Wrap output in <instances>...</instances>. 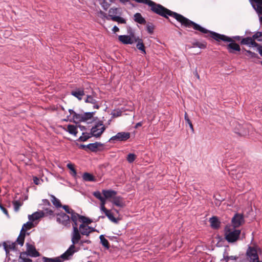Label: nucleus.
Here are the masks:
<instances>
[{
  "mask_svg": "<svg viewBox=\"0 0 262 262\" xmlns=\"http://www.w3.org/2000/svg\"><path fill=\"white\" fill-rule=\"evenodd\" d=\"M255 40V39L252 38L249 47L257 48L259 54L262 56V47L257 43Z\"/></svg>",
  "mask_w": 262,
  "mask_h": 262,
  "instance_id": "obj_28",
  "label": "nucleus"
},
{
  "mask_svg": "<svg viewBox=\"0 0 262 262\" xmlns=\"http://www.w3.org/2000/svg\"><path fill=\"white\" fill-rule=\"evenodd\" d=\"M226 253V252L225 251L224 252V259H225L226 260V262H228L229 260H230V256H228V255H225V253Z\"/></svg>",
  "mask_w": 262,
  "mask_h": 262,
  "instance_id": "obj_64",
  "label": "nucleus"
},
{
  "mask_svg": "<svg viewBox=\"0 0 262 262\" xmlns=\"http://www.w3.org/2000/svg\"><path fill=\"white\" fill-rule=\"evenodd\" d=\"M117 8H111L108 11V15L106 17L107 19H111L112 20V17L117 16L115 14H117Z\"/></svg>",
  "mask_w": 262,
  "mask_h": 262,
  "instance_id": "obj_35",
  "label": "nucleus"
},
{
  "mask_svg": "<svg viewBox=\"0 0 262 262\" xmlns=\"http://www.w3.org/2000/svg\"><path fill=\"white\" fill-rule=\"evenodd\" d=\"M42 210L45 213V216H51L53 215L54 211L49 207H42Z\"/></svg>",
  "mask_w": 262,
  "mask_h": 262,
  "instance_id": "obj_42",
  "label": "nucleus"
},
{
  "mask_svg": "<svg viewBox=\"0 0 262 262\" xmlns=\"http://www.w3.org/2000/svg\"><path fill=\"white\" fill-rule=\"evenodd\" d=\"M95 112H86L83 114V122L92 123L94 121L93 115Z\"/></svg>",
  "mask_w": 262,
  "mask_h": 262,
  "instance_id": "obj_17",
  "label": "nucleus"
},
{
  "mask_svg": "<svg viewBox=\"0 0 262 262\" xmlns=\"http://www.w3.org/2000/svg\"><path fill=\"white\" fill-rule=\"evenodd\" d=\"M14 205V211L16 212L18 211L19 210V208L23 204V203H21L18 201H15L13 202Z\"/></svg>",
  "mask_w": 262,
  "mask_h": 262,
  "instance_id": "obj_47",
  "label": "nucleus"
},
{
  "mask_svg": "<svg viewBox=\"0 0 262 262\" xmlns=\"http://www.w3.org/2000/svg\"><path fill=\"white\" fill-rule=\"evenodd\" d=\"M71 95L77 98L79 100L82 99V90L79 89L78 90H72L71 92Z\"/></svg>",
  "mask_w": 262,
  "mask_h": 262,
  "instance_id": "obj_32",
  "label": "nucleus"
},
{
  "mask_svg": "<svg viewBox=\"0 0 262 262\" xmlns=\"http://www.w3.org/2000/svg\"><path fill=\"white\" fill-rule=\"evenodd\" d=\"M81 237L79 231L78 230V227H73V232L72 233V244L69 247V248L66 251H70L71 254V257L72 258L73 254L78 251L79 248H77L75 246V244L78 243Z\"/></svg>",
  "mask_w": 262,
  "mask_h": 262,
  "instance_id": "obj_4",
  "label": "nucleus"
},
{
  "mask_svg": "<svg viewBox=\"0 0 262 262\" xmlns=\"http://www.w3.org/2000/svg\"><path fill=\"white\" fill-rule=\"evenodd\" d=\"M33 182L36 185H39L40 184V180L36 177H33Z\"/></svg>",
  "mask_w": 262,
  "mask_h": 262,
  "instance_id": "obj_61",
  "label": "nucleus"
},
{
  "mask_svg": "<svg viewBox=\"0 0 262 262\" xmlns=\"http://www.w3.org/2000/svg\"><path fill=\"white\" fill-rule=\"evenodd\" d=\"M85 102L86 103H90L93 104V108L98 109L99 108V105L96 104L97 101L91 95H86V98L85 99Z\"/></svg>",
  "mask_w": 262,
  "mask_h": 262,
  "instance_id": "obj_24",
  "label": "nucleus"
},
{
  "mask_svg": "<svg viewBox=\"0 0 262 262\" xmlns=\"http://www.w3.org/2000/svg\"><path fill=\"white\" fill-rule=\"evenodd\" d=\"M207 43L205 41L199 42L196 40L192 43V46L190 48L198 47L201 49H205L207 48Z\"/></svg>",
  "mask_w": 262,
  "mask_h": 262,
  "instance_id": "obj_25",
  "label": "nucleus"
},
{
  "mask_svg": "<svg viewBox=\"0 0 262 262\" xmlns=\"http://www.w3.org/2000/svg\"><path fill=\"white\" fill-rule=\"evenodd\" d=\"M110 241L118 242V237L114 236H106Z\"/></svg>",
  "mask_w": 262,
  "mask_h": 262,
  "instance_id": "obj_58",
  "label": "nucleus"
},
{
  "mask_svg": "<svg viewBox=\"0 0 262 262\" xmlns=\"http://www.w3.org/2000/svg\"><path fill=\"white\" fill-rule=\"evenodd\" d=\"M83 180L86 182H96V178L93 174L85 172L83 173Z\"/></svg>",
  "mask_w": 262,
  "mask_h": 262,
  "instance_id": "obj_22",
  "label": "nucleus"
},
{
  "mask_svg": "<svg viewBox=\"0 0 262 262\" xmlns=\"http://www.w3.org/2000/svg\"><path fill=\"white\" fill-rule=\"evenodd\" d=\"M42 203L40 204L39 205L40 206L43 205V206H45V207H51V204L50 202L47 199H43L42 200Z\"/></svg>",
  "mask_w": 262,
  "mask_h": 262,
  "instance_id": "obj_55",
  "label": "nucleus"
},
{
  "mask_svg": "<svg viewBox=\"0 0 262 262\" xmlns=\"http://www.w3.org/2000/svg\"><path fill=\"white\" fill-rule=\"evenodd\" d=\"M18 262H32V260L28 257L27 252H20Z\"/></svg>",
  "mask_w": 262,
  "mask_h": 262,
  "instance_id": "obj_26",
  "label": "nucleus"
},
{
  "mask_svg": "<svg viewBox=\"0 0 262 262\" xmlns=\"http://www.w3.org/2000/svg\"><path fill=\"white\" fill-rule=\"evenodd\" d=\"M52 198V202L53 204L56 207V208H60L62 206V205L61 204V202L59 199L56 198L54 195H51Z\"/></svg>",
  "mask_w": 262,
  "mask_h": 262,
  "instance_id": "obj_33",
  "label": "nucleus"
},
{
  "mask_svg": "<svg viewBox=\"0 0 262 262\" xmlns=\"http://www.w3.org/2000/svg\"><path fill=\"white\" fill-rule=\"evenodd\" d=\"M241 231L235 228H228L226 226L225 228V238L228 243H234L237 241L239 238Z\"/></svg>",
  "mask_w": 262,
  "mask_h": 262,
  "instance_id": "obj_3",
  "label": "nucleus"
},
{
  "mask_svg": "<svg viewBox=\"0 0 262 262\" xmlns=\"http://www.w3.org/2000/svg\"><path fill=\"white\" fill-rule=\"evenodd\" d=\"M125 110L124 107H122L120 110L118 111H115L114 113H113V116L114 117H120L122 115V114L123 112H124Z\"/></svg>",
  "mask_w": 262,
  "mask_h": 262,
  "instance_id": "obj_49",
  "label": "nucleus"
},
{
  "mask_svg": "<svg viewBox=\"0 0 262 262\" xmlns=\"http://www.w3.org/2000/svg\"><path fill=\"white\" fill-rule=\"evenodd\" d=\"M258 250H260V248L256 243H254L252 246L248 245L246 255L249 262H255L258 260L259 258L258 254Z\"/></svg>",
  "mask_w": 262,
  "mask_h": 262,
  "instance_id": "obj_2",
  "label": "nucleus"
},
{
  "mask_svg": "<svg viewBox=\"0 0 262 262\" xmlns=\"http://www.w3.org/2000/svg\"><path fill=\"white\" fill-rule=\"evenodd\" d=\"M96 231L95 228L90 227L89 226L85 225V227L84 230V234L83 233V235L88 236L90 233L94 232Z\"/></svg>",
  "mask_w": 262,
  "mask_h": 262,
  "instance_id": "obj_38",
  "label": "nucleus"
},
{
  "mask_svg": "<svg viewBox=\"0 0 262 262\" xmlns=\"http://www.w3.org/2000/svg\"><path fill=\"white\" fill-rule=\"evenodd\" d=\"M33 227V223L29 221L26 223L24 224L23 226V228H25L26 230H28L31 229Z\"/></svg>",
  "mask_w": 262,
  "mask_h": 262,
  "instance_id": "obj_50",
  "label": "nucleus"
},
{
  "mask_svg": "<svg viewBox=\"0 0 262 262\" xmlns=\"http://www.w3.org/2000/svg\"><path fill=\"white\" fill-rule=\"evenodd\" d=\"M136 155L134 154L129 153L127 155L126 159L128 163H133L136 159Z\"/></svg>",
  "mask_w": 262,
  "mask_h": 262,
  "instance_id": "obj_46",
  "label": "nucleus"
},
{
  "mask_svg": "<svg viewBox=\"0 0 262 262\" xmlns=\"http://www.w3.org/2000/svg\"><path fill=\"white\" fill-rule=\"evenodd\" d=\"M61 207L68 214H71L74 211V210L70 208V207L68 205H62Z\"/></svg>",
  "mask_w": 262,
  "mask_h": 262,
  "instance_id": "obj_52",
  "label": "nucleus"
},
{
  "mask_svg": "<svg viewBox=\"0 0 262 262\" xmlns=\"http://www.w3.org/2000/svg\"><path fill=\"white\" fill-rule=\"evenodd\" d=\"M104 144L101 142H96L93 143H90L88 145L83 144V150L88 152L91 151L96 152L97 151H102L104 150Z\"/></svg>",
  "mask_w": 262,
  "mask_h": 262,
  "instance_id": "obj_7",
  "label": "nucleus"
},
{
  "mask_svg": "<svg viewBox=\"0 0 262 262\" xmlns=\"http://www.w3.org/2000/svg\"><path fill=\"white\" fill-rule=\"evenodd\" d=\"M146 30L147 32L150 34H152L155 29V25L152 23L150 22H146Z\"/></svg>",
  "mask_w": 262,
  "mask_h": 262,
  "instance_id": "obj_31",
  "label": "nucleus"
},
{
  "mask_svg": "<svg viewBox=\"0 0 262 262\" xmlns=\"http://www.w3.org/2000/svg\"><path fill=\"white\" fill-rule=\"evenodd\" d=\"M27 246V253L28 254V256L31 257H37L39 256V253L37 251L34 246L29 244V243H26Z\"/></svg>",
  "mask_w": 262,
  "mask_h": 262,
  "instance_id": "obj_13",
  "label": "nucleus"
},
{
  "mask_svg": "<svg viewBox=\"0 0 262 262\" xmlns=\"http://www.w3.org/2000/svg\"><path fill=\"white\" fill-rule=\"evenodd\" d=\"M102 193L104 195V197L106 199H111L114 198V197L117 194V191L110 189V190H102Z\"/></svg>",
  "mask_w": 262,
  "mask_h": 262,
  "instance_id": "obj_19",
  "label": "nucleus"
},
{
  "mask_svg": "<svg viewBox=\"0 0 262 262\" xmlns=\"http://www.w3.org/2000/svg\"><path fill=\"white\" fill-rule=\"evenodd\" d=\"M137 48L141 51V52L144 54H145L146 51H145V47L144 46V44L143 42H140L139 43H137L136 45Z\"/></svg>",
  "mask_w": 262,
  "mask_h": 262,
  "instance_id": "obj_43",
  "label": "nucleus"
},
{
  "mask_svg": "<svg viewBox=\"0 0 262 262\" xmlns=\"http://www.w3.org/2000/svg\"><path fill=\"white\" fill-rule=\"evenodd\" d=\"M69 112L70 115L67 116L68 119H64L65 121L70 120L71 122L73 121L76 124H78L82 121V115L76 113L72 109H69Z\"/></svg>",
  "mask_w": 262,
  "mask_h": 262,
  "instance_id": "obj_8",
  "label": "nucleus"
},
{
  "mask_svg": "<svg viewBox=\"0 0 262 262\" xmlns=\"http://www.w3.org/2000/svg\"><path fill=\"white\" fill-rule=\"evenodd\" d=\"M68 168L70 170V174L76 178L77 172L73 164L69 163L67 164Z\"/></svg>",
  "mask_w": 262,
  "mask_h": 262,
  "instance_id": "obj_40",
  "label": "nucleus"
},
{
  "mask_svg": "<svg viewBox=\"0 0 262 262\" xmlns=\"http://www.w3.org/2000/svg\"><path fill=\"white\" fill-rule=\"evenodd\" d=\"M243 50L246 52V56H249L251 58H259V56L256 53L252 52L250 50H247L245 48H243Z\"/></svg>",
  "mask_w": 262,
  "mask_h": 262,
  "instance_id": "obj_34",
  "label": "nucleus"
},
{
  "mask_svg": "<svg viewBox=\"0 0 262 262\" xmlns=\"http://www.w3.org/2000/svg\"><path fill=\"white\" fill-rule=\"evenodd\" d=\"M128 33H129V36L132 38L133 40L135 39V37H136L135 35V33L132 31L131 28L129 27V29L128 30Z\"/></svg>",
  "mask_w": 262,
  "mask_h": 262,
  "instance_id": "obj_59",
  "label": "nucleus"
},
{
  "mask_svg": "<svg viewBox=\"0 0 262 262\" xmlns=\"http://www.w3.org/2000/svg\"><path fill=\"white\" fill-rule=\"evenodd\" d=\"M118 39L124 45H132L134 42V40L129 36L126 35H119Z\"/></svg>",
  "mask_w": 262,
  "mask_h": 262,
  "instance_id": "obj_16",
  "label": "nucleus"
},
{
  "mask_svg": "<svg viewBox=\"0 0 262 262\" xmlns=\"http://www.w3.org/2000/svg\"><path fill=\"white\" fill-rule=\"evenodd\" d=\"M234 132L239 136H245L248 133L247 128L244 126L239 123H236L235 127L233 129Z\"/></svg>",
  "mask_w": 262,
  "mask_h": 262,
  "instance_id": "obj_10",
  "label": "nucleus"
},
{
  "mask_svg": "<svg viewBox=\"0 0 262 262\" xmlns=\"http://www.w3.org/2000/svg\"><path fill=\"white\" fill-rule=\"evenodd\" d=\"M252 38V36L246 37H242V38L241 39V41L239 42V43L241 45H247L249 46Z\"/></svg>",
  "mask_w": 262,
  "mask_h": 262,
  "instance_id": "obj_37",
  "label": "nucleus"
},
{
  "mask_svg": "<svg viewBox=\"0 0 262 262\" xmlns=\"http://www.w3.org/2000/svg\"><path fill=\"white\" fill-rule=\"evenodd\" d=\"M67 131L70 134L76 135L77 133V129L76 126L74 125L69 124L67 126Z\"/></svg>",
  "mask_w": 262,
  "mask_h": 262,
  "instance_id": "obj_36",
  "label": "nucleus"
},
{
  "mask_svg": "<svg viewBox=\"0 0 262 262\" xmlns=\"http://www.w3.org/2000/svg\"><path fill=\"white\" fill-rule=\"evenodd\" d=\"M255 11L259 15H262V6L256 9Z\"/></svg>",
  "mask_w": 262,
  "mask_h": 262,
  "instance_id": "obj_62",
  "label": "nucleus"
},
{
  "mask_svg": "<svg viewBox=\"0 0 262 262\" xmlns=\"http://www.w3.org/2000/svg\"><path fill=\"white\" fill-rule=\"evenodd\" d=\"M45 216V213L43 211H36L31 215H28L29 220L32 222Z\"/></svg>",
  "mask_w": 262,
  "mask_h": 262,
  "instance_id": "obj_15",
  "label": "nucleus"
},
{
  "mask_svg": "<svg viewBox=\"0 0 262 262\" xmlns=\"http://www.w3.org/2000/svg\"><path fill=\"white\" fill-rule=\"evenodd\" d=\"M134 20L140 25H145L146 24L145 19L140 13H136L134 14Z\"/></svg>",
  "mask_w": 262,
  "mask_h": 262,
  "instance_id": "obj_18",
  "label": "nucleus"
},
{
  "mask_svg": "<svg viewBox=\"0 0 262 262\" xmlns=\"http://www.w3.org/2000/svg\"><path fill=\"white\" fill-rule=\"evenodd\" d=\"M92 137H93V135H91V132L90 133H83V142L86 141Z\"/></svg>",
  "mask_w": 262,
  "mask_h": 262,
  "instance_id": "obj_53",
  "label": "nucleus"
},
{
  "mask_svg": "<svg viewBox=\"0 0 262 262\" xmlns=\"http://www.w3.org/2000/svg\"><path fill=\"white\" fill-rule=\"evenodd\" d=\"M56 221L58 223L64 226H70L69 216L63 212L57 214Z\"/></svg>",
  "mask_w": 262,
  "mask_h": 262,
  "instance_id": "obj_9",
  "label": "nucleus"
},
{
  "mask_svg": "<svg viewBox=\"0 0 262 262\" xmlns=\"http://www.w3.org/2000/svg\"><path fill=\"white\" fill-rule=\"evenodd\" d=\"M25 238V236H18V237L17 238L16 242L18 244L20 245V246H23L24 244Z\"/></svg>",
  "mask_w": 262,
  "mask_h": 262,
  "instance_id": "obj_54",
  "label": "nucleus"
},
{
  "mask_svg": "<svg viewBox=\"0 0 262 262\" xmlns=\"http://www.w3.org/2000/svg\"><path fill=\"white\" fill-rule=\"evenodd\" d=\"M0 209L2 210L3 213L5 214H6L7 216H9L8 210L3 206V205L1 203H0Z\"/></svg>",
  "mask_w": 262,
  "mask_h": 262,
  "instance_id": "obj_57",
  "label": "nucleus"
},
{
  "mask_svg": "<svg viewBox=\"0 0 262 262\" xmlns=\"http://www.w3.org/2000/svg\"><path fill=\"white\" fill-rule=\"evenodd\" d=\"M9 244H7L6 242L3 243V246L6 252V255L9 252V249L15 250L16 249V243L8 242Z\"/></svg>",
  "mask_w": 262,
  "mask_h": 262,
  "instance_id": "obj_20",
  "label": "nucleus"
},
{
  "mask_svg": "<svg viewBox=\"0 0 262 262\" xmlns=\"http://www.w3.org/2000/svg\"><path fill=\"white\" fill-rule=\"evenodd\" d=\"M70 251V250L69 251H66L60 256L53 258L43 256L42 258V261L43 262H63L64 261L70 260L72 258L71 257Z\"/></svg>",
  "mask_w": 262,
  "mask_h": 262,
  "instance_id": "obj_5",
  "label": "nucleus"
},
{
  "mask_svg": "<svg viewBox=\"0 0 262 262\" xmlns=\"http://www.w3.org/2000/svg\"><path fill=\"white\" fill-rule=\"evenodd\" d=\"M26 231L27 230L25 229V228H24L22 227L21 230H20V233H19V236H26Z\"/></svg>",
  "mask_w": 262,
  "mask_h": 262,
  "instance_id": "obj_60",
  "label": "nucleus"
},
{
  "mask_svg": "<svg viewBox=\"0 0 262 262\" xmlns=\"http://www.w3.org/2000/svg\"><path fill=\"white\" fill-rule=\"evenodd\" d=\"M211 227L213 229H219L221 226V222L218 217L213 216L209 219Z\"/></svg>",
  "mask_w": 262,
  "mask_h": 262,
  "instance_id": "obj_14",
  "label": "nucleus"
},
{
  "mask_svg": "<svg viewBox=\"0 0 262 262\" xmlns=\"http://www.w3.org/2000/svg\"><path fill=\"white\" fill-rule=\"evenodd\" d=\"M112 20L114 21L118 22L119 24H125L126 23V20L124 18H123V17L119 16L112 17Z\"/></svg>",
  "mask_w": 262,
  "mask_h": 262,
  "instance_id": "obj_39",
  "label": "nucleus"
},
{
  "mask_svg": "<svg viewBox=\"0 0 262 262\" xmlns=\"http://www.w3.org/2000/svg\"><path fill=\"white\" fill-rule=\"evenodd\" d=\"M93 195L96 198H97V199H98L99 200L100 199H102V196L101 195V194L100 193V192L99 191H94L93 193Z\"/></svg>",
  "mask_w": 262,
  "mask_h": 262,
  "instance_id": "obj_56",
  "label": "nucleus"
},
{
  "mask_svg": "<svg viewBox=\"0 0 262 262\" xmlns=\"http://www.w3.org/2000/svg\"><path fill=\"white\" fill-rule=\"evenodd\" d=\"M105 215L108 217V219L112 221L113 223H117L118 220L117 219H116L113 213L111 212L110 210H108L105 213Z\"/></svg>",
  "mask_w": 262,
  "mask_h": 262,
  "instance_id": "obj_30",
  "label": "nucleus"
},
{
  "mask_svg": "<svg viewBox=\"0 0 262 262\" xmlns=\"http://www.w3.org/2000/svg\"><path fill=\"white\" fill-rule=\"evenodd\" d=\"M71 220L73 222V227H78L77 221H79V222L82 223V215L76 213L74 211L71 214ZM79 229L82 234V223L79 225Z\"/></svg>",
  "mask_w": 262,
  "mask_h": 262,
  "instance_id": "obj_11",
  "label": "nucleus"
},
{
  "mask_svg": "<svg viewBox=\"0 0 262 262\" xmlns=\"http://www.w3.org/2000/svg\"><path fill=\"white\" fill-rule=\"evenodd\" d=\"M237 257H238V259L237 260V262H249L248 260L247 259L246 254H239Z\"/></svg>",
  "mask_w": 262,
  "mask_h": 262,
  "instance_id": "obj_48",
  "label": "nucleus"
},
{
  "mask_svg": "<svg viewBox=\"0 0 262 262\" xmlns=\"http://www.w3.org/2000/svg\"><path fill=\"white\" fill-rule=\"evenodd\" d=\"M184 119L186 122V123H187L189 125L190 128L191 129V131L193 133L194 128H193V124H192L191 120L189 119L188 114L186 112H185V115H184Z\"/></svg>",
  "mask_w": 262,
  "mask_h": 262,
  "instance_id": "obj_41",
  "label": "nucleus"
},
{
  "mask_svg": "<svg viewBox=\"0 0 262 262\" xmlns=\"http://www.w3.org/2000/svg\"><path fill=\"white\" fill-rule=\"evenodd\" d=\"M119 141V137L118 135V133L115 135L113 137H112L108 140V142L115 143L116 142Z\"/></svg>",
  "mask_w": 262,
  "mask_h": 262,
  "instance_id": "obj_51",
  "label": "nucleus"
},
{
  "mask_svg": "<svg viewBox=\"0 0 262 262\" xmlns=\"http://www.w3.org/2000/svg\"><path fill=\"white\" fill-rule=\"evenodd\" d=\"M105 129V126L103 125V122L99 121L94 126H92L91 129V135H93V137L99 138L101 136Z\"/></svg>",
  "mask_w": 262,
  "mask_h": 262,
  "instance_id": "obj_6",
  "label": "nucleus"
},
{
  "mask_svg": "<svg viewBox=\"0 0 262 262\" xmlns=\"http://www.w3.org/2000/svg\"><path fill=\"white\" fill-rule=\"evenodd\" d=\"M232 224L234 228L239 227L242 222H244V216L242 214L236 213L232 219Z\"/></svg>",
  "mask_w": 262,
  "mask_h": 262,
  "instance_id": "obj_12",
  "label": "nucleus"
},
{
  "mask_svg": "<svg viewBox=\"0 0 262 262\" xmlns=\"http://www.w3.org/2000/svg\"><path fill=\"white\" fill-rule=\"evenodd\" d=\"M122 200L123 198L121 196H115L112 202L116 206L123 207L124 206V204L122 202Z\"/></svg>",
  "mask_w": 262,
  "mask_h": 262,
  "instance_id": "obj_21",
  "label": "nucleus"
},
{
  "mask_svg": "<svg viewBox=\"0 0 262 262\" xmlns=\"http://www.w3.org/2000/svg\"><path fill=\"white\" fill-rule=\"evenodd\" d=\"M119 142L126 141L130 137V134L129 132H119Z\"/></svg>",
  "mask_w": 262,
  "mask_h": 262,
  "instance_id": "obj_27",
  "label": "nucleus"
},
{
  "mask_svg": "<svg viewBox=\"0 0 262 262\" xmlns=\"http://www.w3.org/2000/svg\"><path fill=\"white\" fill-rule=\"evenodd\" d=\"M249 2L255 10L262 6V0H249Z\"/></svg>",
  "mask_w": 262,
  "mask_h": 262,
  "instance_id": "obj_29",
  "label": "nucleus"
},
{
  "mask_svg": "<svg viewBox=\"0 0 262 262\" xmlns=\"http://www.w3.org/2000/svg\"><path fill=\"white\" fill-rule=\"evenodd\" d=\"M176 19L181 23L182 26L188 29L192 28L195 31L194 32L195 34H199L198 32H199L204 34V37L209 40L213 39L217 42L221 41L229 42V43L227 44L226 47L230 54H236V52H239L241 50L239 45L235 41H241L243 36H234L229 37L224 34L209 30L179 13Z\"/></svg>",
  "mask_w": 262,
  "mask_h": 262,
  "instance_id": "obj_1",
  "label": "nucleus"
},
{
  "mask_svg": "<svg viewBox=\"0 0 262 262\" xmlns=\"http://www.w3.org/2000/svg\"><path fill=\"white\" fill-rule=\"evenodd\" d=\"M252 37L253 39H255L258 41H262V32L257 31Z\"/></svg>",
  "mask_w": 262,
  "mask_h": 262,
  "instance_id": "obj_45",
  "label": "nucleus"
},
{
  "mask_svg": "<svg viewBox=\"0 0 262 262\" xmlns=\"http://www.w3.org/2000/svg\"><path fill=\"white\" fill-rule=\"evenodd\" d=\"M100 243L104 248L106 250H108L110 248V244L107 239L105 238L104 235H101L99 236Z\"/></svg>",
  "mask_w": 262,
  "mask_h": 262,
  "instance_id": "obj_23",
  "label": "nucleus"
},
{
  "mask_svg": "<svg viewBox=\"0 0 262 262\" xmlns=\"http://www.w3.org/2000/svg\"><path fill=\"white\" fill-rule=\"evenodd\" d=\"M93 222V221L85 216H83V233H84V228L85 227V225L88 226V225L90 224Z\"/></svg>",
  "mask_w": 262,
  "mask_h": 262,
  "instance_id": "obj_44",
  "label": "nucleus"
},
{
  "mask_svg": "<svg viewBox=\"0 0 262 262\" xmlns=\"http://www.w3.org/2000/svg\"><path fill=\"white\" fill-rule=\"evenodd\" d=\"M106 199L104 197H102V199H100L99 200L100 201V205H105L106 203Z\"/></svg>",
  "mask_w": 262,
  "mask_h": 262,
  "instance_id": "obj_63",
  "label": "nucleus"
}]
</instances>
